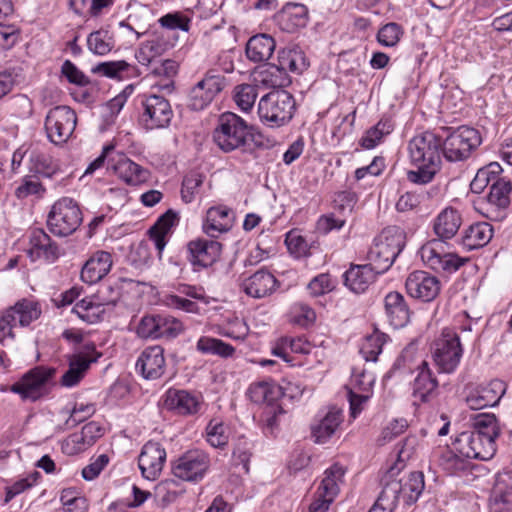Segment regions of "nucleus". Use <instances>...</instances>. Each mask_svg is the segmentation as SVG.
Returning a JSON list of instances; mask_svg holds the SVG:
<instances>
[{
    "instance_id": "obj_1",
    "label": "nucleus",
    "mask_w": 512,
    "mask_h": 512,
    "mask_svg": "<svg viewBox=\"0 0 512 512\" xmlns=\"http://www.w3.org/2000/svg\"><path fill=\"white\" fill-rule=\"evenodd\" d=\"M461 223L460 213L452 207H447L438 214L433 223V230L438 239L427 242L420 249L421 259L427 267L436 272L451 274L464 265L466 258L445 252L443 249V242L456 235Z\"/></svg>"
},
{
    "instance_id": "obj_2",
    "label": "nucleus",
    "mask_w": 512,
    "mask_h": 512,
    "mask_svg": "<svg viewBox=\"0 0 512 512\" xmlns=\"http://www.w3.org/2000/svg\"><path fill=\"white\" fill-rule=\"evenodd\" d=\"M408 153L411 164L417 169L409 170L407 179L419 185L430 183L441 169V137L430 131L415 135L408 143Z\"/></svg>"
},
{
    "instance_id": "obj_3",
    "label": "nucleus",
    "mask_w": 512,
    "mask_h": 512,
    "mask_svg": "<svg viewBox=\"0 0 512 512\" xmlns=\"http://www.w3.org/2000/svg\"><path fill=\"white\" fill-rule=\"evenodd\" d=\"M403 469L400 466H391L382 476L381 485L383 499L389 500L390 505L414 504L421 496L424 488V474L420 471L411 472L407 477H399Z\"/></svg>"
},
{
    "instance_id": "obj_4",
    "label": "nucleus",
    "mask_w": 512,
    "mask_h": 512,
    "mask_svg": "<svg viewBox=\"0 0 512 512\" xmlns=\"http://www.w3.org/2000/svg\"><path fill=\"white\" fill-rule=\"evenodd\" d=\"M405 246V234L397 226H390L374 239L367 253V260L378 274L385 273Z\"/></svg>"
},
{
    "instance_id": "obj_5",
    "label": "nucleus",
    "mask_w": 512,
    "mask_h": 512,
    "mask_svg": "<svg viewBox=\"0 0 512 512\" xmlns=\"http://www.w3.org/2000/svg\"><path fill=\"white\" fill-rule=\"evenodd\" d=\"M252 127L233 112L222 113L213 131V140L216 145L225 153L237 149H243L248 141L252 139Z\"/></svg>"
},
{
    "instance_id": "obj_6",
    "label": "nucleus",
    "mask_w": 512,
    "mask_h": 512,
    "mask_svg": "<svg viewBox=\"0 0 512 512\" xmlns=\"http://www.w3.org/2000/svg\"><path fill=\"white\" fill-rule=\"evenodd\" d=\"M296 111V102L286 90H274L264 95L258 103L261 122L271 128L288 124Z\"/></svg>"
},
{
    "instance_id": "obj_7",
    "label": "nucleus",
    "mask_w": 512,
    "mask_h": 512,
    "mask_svg": "<svg viewBox=\"0 0 512 512\" xmlns=\"http://www.w3.org/2000/svg\"><path fill=\"white\" fill-rule=\"evenodd\" d=\"M55 374L53 367L36 366L13 383L10 391L18 394L23 401L36 402L50 393Z\"/></svg>"
},
{
    "instance_id": "obj_8",
    "label": "nucleus",
    "mask_w": 512,
    "mask_h": 512,
    "mask_svg": "<svg viewBox=\"0 0 512 512\" xmlns=\"http://www.w3.org/2000/svg\"><path fill=\"white\" fill-rule=\"evenodd\" d=\"M82 212L72 198L57 200L47 217L49 231L55 236L66 237L73 234L82 223Z\"/></svg>"
},
{
    "instance_id": "obj_9",
    "label": "nucleus",
    "mask_w": 512,
    "mask_h": 512,
    "mask_svg": "<svg viewBox=\"0 0 512 512\" xmlns=\"http://www.w3.org/2000/svg\"><path fill=\"white\" fill-rule=\"evenodd\" d=\"M481 142L482 138L477 129L465 125L460 126L452 130L445 140H442L443 155L449 162L464 161L480 146Z\"/></svg>"
},
{
    "instance_id": "obj_10",
    "label": "nucleus",
    "mask_w": 512,
    "mask_h": 512,
    "mask_svg": "<svg viewBox=\"0 0 512 512\" xmlns=\"http://www.w3.org/2000/svg\"><path fill=\"white\" fill-rule=\"evenodd\" d=\"M120 298V292L111 285H103L92 297L78 301L72 311L83 321L93 324L100 321L106 307H113Z\"/></svg>"
},
{
    "instance_id": "obj_11",
    "label": "nucleus",
    "mask_w": 512,
    "mask_h": 512,
    "mask_svg": "<svg viewBox=\"0 0 512 512\" xmlns=\"http://www.w3.org/2000/svg\"><path fill=\"white\" fill-rule=\"evenodd\" d=\"M463 355L459 335L451 328H444L441 336L435 341L433 360L439 372L453 373Z\"/></svg>"
},
{
    "instance_id": "obj_12",
    "label": "nucleus",
    "mask_w": 512,
    "mask_h": 512,
    "mask_svg": "<svg viewBox=\"0 0 512 512\" xmlns=\"http://www.w3.org/2000/svg\"><path fill=\"white\" fill-rule=\"evenodd\" d=\"M142 112L139 123L146 130L167 128L174 116L168 99L161 95H144L141 100Z\"/></svg>"
},
{
    "instance_id": "obj_13",
    "label": "nucleus",
    "mask_w": 512,
    "mask_h": 512,
    "mask_svg": "<svg viewBox=\"0 0 512 512\" xmlns=\"http://www.w3.org/2000/svg\"><path fill=\"white\" fill-rule=\"evenodd\" d=\"M77 124V115L69 106L51 108L45 118L44 128L50 142L60 145L67 142Z\"/></svg>"
},
{
    "instance_id": "obj_14",
    "label": "nucleus",
    "mask_w": 512,
    "mask_h": 512,
    "mask_svg": "<svg viewBox=\"0 0 512 512\" xmlns=\"http://www.w3.org/2000/svg\"><path fill=\"white\" fill-rule=\"evenodd\" d=\"M210 466V458L202 450L194 449L185 452L172 464V473L175 477L189 482L203 479Z\"/></svg>"
},
{
    "instance_id": "obj_15",
    "label": "nucleus",
    "mask_w": 512,
    "mask_h": 512,
    "mask_svg": "<svg viewBox=\"0 0 512 512\" xmlns=\"http://www.w3.org/2000/svg\"><path fill=\"white\" fill-rule=\"evenodd\" d=\"M225 87V77L214 70L206 72L202 80L190 90L189 107L200 111L207 107Z\"/></svg>"
},
{
    "instance_id": "obj_16",
    "label": "nucleus",
    "mask_w": 512,
    "mask_h": 512,
    "mask_svg": "<svg viewBox=\"0 0 512 512\" xmlns=\"http://www.w3.org/2000/svg\"><path fill=\"white\" fill-rule=\"evenodd\" d=\"M506 389V383L499 379L470 387L466 395V403L472 410L494 407L499 404L506 393Z\"/></svg>"
},
{
    "instance_id": "obj_17",
    "label": "nucleus",
    "mask_w": 512,
    "mask_h": 512,
    "mask_svg": "<svg viewBox=\"0 0 512 512\" xmlns=\"http://www.w3.org/2000/svg\"><path fill=\"white\" fill-rule=\"evenodd\" d=\"M101 353L96 351L93 342L85 343L81 350L69 357V368L61 377V385L73 387L84 377L91 363L96 362Z\"/></svg>"
},
{
    "instance_id": "obj_18",
    "label": "nucleus",
    "mask_w": 512,
    "mask_h": 512,
    "mask_svg": "<svg viewBox=\"0 0 512 512\" xmlns=\"http://www.w3.org/2000/svg\"><path fill=\"white\" fill-rule=\"evenodd\" d=\"M405 288L412 298L422 302H431L440 293L441 284L436 276L426 271L416 270L408 275Z\"/></svg>"
},
{
    "instance_id": "obj_19",
    "label": "nucleus",
    "mask_w": 512,
    "mask_h": 512,
    "mask_svg": "<svg viewBox=\"0 0 512 512\" xmlns=\"http://www.w3.org/2000/svg\"><path fill=\"white\" fill-rule=\"evenodd\" d=\"M166 451L159 442L148 441L138 457V466L147 480H156L164 467Z\"/></svg>"
},
{
    "instance_id": "obj_20",
    "label": "nucleus",
    "mask_w": 512,
    "mask_h": 512,
    "mask_svg": "<svg viewBox=\"0 0 512 512\" xmlns=\"http://www.w3.org/2000/svg\"><path fill=\"white\" fill-rule=\"evenodd\" d=\"M109 167L126 184L137 186L146 182L149 171L129 159L121 152L112 153L109 159Z\"/></svg>"
},
{
    "instance_id": "obj_21",
    "label": "nucleus",
    "mask_w": 512,
    "mask_h": 512,
    "mask_svg": "<svg viewBox=\"0 0 512 512\" xmlns=\"http://www.w3.org/2000/svg\"><path fill=\"white\" fill-rule=\"evenodd\" d=\"M191 264L200 268L212 266L222 252V244L216 240L198 238L187 244Z\"/></svg>"
},
{
    "instance_id": "obj_22",
    "label": "nucleus",
    "mask_w": 512,
    "mask_h": 512,
    "mask_svg": "<svg viewBox=\"0 0 512 512\" xmlns=\"http://www.w3.org/2000/svg\"><path fill=\"white\" fill-rule=\"evenodd\" d=\"M462 448L456 438L452 446L442 450L438 456L439 466L449 475H461L473 468L469 455Z\"/></svg>"
},
{
    "instance_id": "obj_23",
    "label": "nucleus",
    "mask_w": 512,
    "mask_h": 512,
    "mask_svg": "<svg viewBox=\"0 0 512 512\" xmlns=\"http://www.w3.org/2000/svg\"><path fill=\"white\" fill-rule=\"evenodd\" d=\"M457 438L463 447L462 449L469 455L470 461L472 459L487 461L496 453V442L480 436L479 433L465 431Z\"/></svg>"
},
{
    "instance_id": "obj_24",
    "label": "nucleus",
    "mask_w": 512,
    "mask_h": 512,
    "mask_svg": "<svg viewBox=\"0 0 512 512\" xmlns=\"http://www.w3.org/2000/svg\"><path fill=\"white\" fill-rule=\"evenodd\" d=\"M164 350L160 346L145 348L136 362V369L147 380L160 378L165 372Z\"/></svg>"
},
{
    "instance_id": "obj_25",
    "label": "nucleus",
    "mask_w": 512,
    "mask_h": 512,
    "mask_svg": "<svg viewBox=\"0 0 512 512\" xmlns=\"http://www.w3.org/2000/svg\"><path fill=\"white\" fill-rule=\"evenodd\" d=\"M30 246L28 254L33 261L44 259L48 263H54L59 258L58 245L43 229H34L31 232Z\"/></svg>"
},
{
    "instance_id": "obj_26",
    "label": "nucleus",
    "mask_w": 512,
    "mask_h": 512,
    "mask_svg": "<svg viewBox=\"0 0 512 512\" xmlns=\"http://www.w3.org/2000/svg\"><path fill=\"white\" fill-rule=\"evenodd\" d=\"M416 370L417 375L412 383V394L422 403L429 402L437 396L438 380L426 361H423Z\"/></svg>"
},
{
    "instance_id": "obj_27",
    "label": "nucleus",
    "mask_w": 512,
    "mask_h": 512,
    "mask_svg": "<svg viewBox=\"0 0 512 512\" xmlns=\"http://www.w3.org/2000/svg\"><path fill=\"white\" fill-rule=\"evenodd\" d=\"M386 317L395 329L405 327L411 318V310L404 296L397 292H389L384 298Z\"/></svg>"
},
{
    "instance_id": "obj_28",
    "label": "nucleus",
    "mask_w": 512,
    "mask_h": 512,
    "mask_svg": "<svg viewBox=\"0 0 512 512\" xmlns=\"http://www.w3.org/2000/svg\"><path fill=\"white\" fill-rule=\"evenodd\" d=\"M112 264V255L109 252L103 250L96 251L82 267V281L88 284L100 281L110 272Z\"/></svg>"
},
{
    "instance_id": "obj_29",
    "label": "nucleus",
    "mask_w": 512,
    "mask_h": 512,
    "mask_svg": "<svg viewBox=\"0 0 512 512\" xmlns=\"http://www.w3.org/2000/svg\"><path fill=\"white\" fill-rule=\"evenodd\" d=\"M233 222L234 213L231 208L225 205L213 206L206 212L203 231L211 237H216L220 233L229 231Z\"/></svg>"
},
{
    "instance_id": "obj_30",
    "label": "nucleus",
    "mask_w": 512,
    "mask_h": 512,
    "mask_svg": "<svg viewBox=\"0 0 512 512\" xmlns=\"http://www.w3.org/2000/svg\"><path fill=\"white\" fill-rule=\"evenodd\" d=\"M308 10L300 3L286 4L276 15L275 21L282 31L293 33L306 26Z\"/></svg>"
},
{
    "instance_id": "obj_31",
    "label": "nucleus",
    "mask_w": 512,
    "mask_h": 512,
    "mask_svg": "<svg viewBox=\"0 0 512 512\" xmlns=\"http://www.w3.org/2000/svg\"><path fill=\"white\" fill-rule=\"evenodd\" d=\"M163 406L179 415H192L199 411L201 403L191 393L171 388L165 393Z\"/></svg>"
},
{
    "instance_id": "obj_32",
    "label": "nucleus",
    "mask_w": 512,
    "mask_h": 512,
    "mask_svg": "<svg viewBox=\"0 0 512 512\" xmlns=\"http://www.w3.org/2000/svg\"><path fill=\"white\" fill-rule=\"evenodd\" d=\"M318 417L317 423L312 425V435L316 443L323 444L335 434L343 422V411L332 406L323 415Z\"/></svg>"
},
{
    "instance_id": "obj_33",
    "label": "nucleus",
    "mask_w": 512,
    "mask_h": 512,
    "mask_svg": "<svg viewBox=\"0 0 512 512\" xmlns=\"http://www.w3.org/2000/svg\"><path fill=\"white\" fill-rule=\"evenodd\" d=\"M292 390V384L283 388L272 380L260 381L250 385L248 393L251 401L254 403H266V407L277 405L276 402L287 395V391Z\"/></svg>"
},
{
    "instance_id": "obj_34",
    "label": "nucleus",
    "mask_w": 512,
    "mask_h": 512,
    "mask_svg": "<svg viewBox=\"0 0 512 512\" xmlns=\"http://www.w3.org/2000/svg\"><path fill=\"white\" fill-rule=\"evenodd\" d=\"M379 275L369 262L363 265H351L343 274L345 286L356 294L363 293Z\"/></svg>"
},
{
    "instance_id": "obj_35",
    "label": "nucleus",
    "mask_w": 512,
    "mask_h": 512,
    "mask_svg": "<svg viewBox=\"0 0 512 512\" xmlns=\"http://www.w3.org/2000/svg\"><path fill=\"white\" fill-rule=\"evenodd\" d=\"M278 284L270 272L260 269L242 283L244 292L253 298H263L273 293Z\"/></svg>"
},
{
    "instance_id": "obj_36",
    "label": "nucleus",
    "mask_w": 512,
    "mask_h": 512,
    "mask_svg": "<svg viewBox=\"0 0 512 512\" xmlns=\"http://www.w3.org/2000/svg\"><path fill=\"white\" fill-rule=\"evenodd\" d=\"M103 435V428L95 421H91L82 427L80 433L69 436L67 446L72 445L70 453H80L87 450Z\"/></svg>"
},
{
    "instance_id": "obj_37",
    "label": "nucleus",
    "mask_w": 512,
    "mask_h": 512,
    "mask_svg": "<svg viewBox=\"0 0 512 512\" xmlns=\"http://www.w3.org/2000/svg\"><path fill=\"white\" fill-rule=\"evenodd\" d=\"M278 63L275 64L286 73L302 74L309 67L305 53L298 47H286L278 52Z\"/></svg>"
},
{
    "instance_id": "obj_38",
    "label": "nucleus",
    "mask_w": 512,
    "mask_h": 512,
    "mask_svg": "<svg viewBox=\"0 0 512 512\" xmlns=\"http://www.w3.org/2000/svg\"><path fill=\"white\" fill-rule=\"evenodd\" d=\"M276 48L275 40L268 34L252 36L246 44V56L249 60L258 63L267 61Z\"/></svg>"
},
{
    "instance_id": "obj_39",
    "label": "nucleus",
    "mask_w": 512,
    "mask_h": 512,
    "mask_svg": "<svg viewBox=\"0 0 512 512\" xmlns=\"http://www.w3.org/2000/svg\"><path fill=\"white\" fill-rule=\"evenodd\" d=\"M493 232L492 225L487 222L472 224L465 230L461 243L469 251L482 248L491 241Z\"/></svg>"
},
{
    "instance_id": "obj_40",
    "label": "nucleus",
    "mask_w": 512,
    "mask_h": 512,
    "mask_svg": "<svg viewBox=\"0 0 512 512\" xmlns=\"http://www.w3.org/2000/svg\"><path fill=\"white\" fill-rule=\"evenodd\" d=\"M6 312L10 314V318L15 325L18 319L21 326H28L41 315L39 304L27 299L18 301L14 306L7 309Z\"/></svg>"
},
{
    "instance_id": "obj_41",
    "label": "nucleus",
    "mask_w": 512,
    "mask_h": 512,
    "mask_svg": "<svg viewBox=\"0 0 512 512\" xmlns=\"http://www.w3.org/2000/svg\"><path fill=\"white\" fill-rule=\"evenodd\" d=\"M394 129V124L391 119H381L376 125L369 128L360 139V146L365 149L375 148L382 139L389 135Z\"/></svg>"
},
{
    "instance_id": "obj_42",
    "label": "nucleus",
    "mask_w": 512,
    "mask_h": 512,
    "mask_svg": "<svg viewBox=\"0 0 512 512\" xmlns=\"http://www.w3.org/2000/svg\"><path fill=\"white\" fill-rule=\"evenodd\" d=\"M474 430L472 433H479L490 440L496 442L500 435V426L496 416L493 413H480L473 418Z\"/></svg>"
},
{
    "instance_id": "obj_43",
    "label": "nucleus",
    "mask_w": 512,
    "mask_h": 512,
    "mask_svg": "<svg viewBox=\"0 0 512 512\" xmlns=\"http://www.w3.org/2000/svg\"><path fill=\"white\" fill-rule=\"evenodd\" d=\"M344 474L343 466L338 463L333 464L325 470L324 477L317 490L336 498L340 490L339 483L342 482Z\"/></svg>"
},
{
    "instance_id": "obj_44",
    "label": "nucleus",
    "mask_w": 512,
    "mask_h": 512,
    "mask_svg": "<svg viewBox=\"0 0 512 512\" xmlns=\"http://www.w3.org/2000/svg\"><path fill=\"white\" fill-rule=\"evenodd\" d=\"M512 185L509 180L505 178L496 179L490 187V192L487 196L488 202L500 209H506L510 205V193Z\"/></svg>"
},
{
    "instance_id": "obj_45",
    "label": "nucleus",
    "mask_w": 512,
    "mask_h": 512,
    "mask_svg": "<svg viewBox=\"0 0 512 512\" xmlns=\"http://www.w3.org/2000/svg\"><path fill=\"white\" fill-rule=\"evenodd\" d=\"M87 46L93 54L103 56L113 49L114 39L108 30L100 29L88 35Z\"/></svg>"
},
{
    "instance_id": "obj_46",
    "label": "nucleus",
    "mask_w": 512,
    "mask_h": 512,
    "mask_svg": "<svg viewBox=\"0 0 512 512\" xmlns=\"http://www.w3.org/2000/svg\"><path fill=\"white\" fill-rule=\"evenodd\" d=\"M387 341V335L375 329L372 334L365 338L361 347V353L366 361L375 362L382 352L383 345Z\"/></svg>"
},
{
    "instance_id": "obj_47",
    "label": "nucleus",
    "mask_w": 512,
    "mask_h": 512,
    "mask_svg": "<svg viewBox=\"0 0 512 512\" xmlns=\"http://www.w3.org/2000/svg\"><path fill=\"white\" fill-rule=\"evenodd\" d=\"M197 349L204 354H215L222 357L231 356L235 349L228 343L216 338L203 336L197 341Z\"/></svg>"
},
{
    "instance_id": "obj_48",
    "label": "nucleus",
    "mask_w": 512,
    "mask_h": 512,
    "mask_svg": "<svg viewBox=\"0 0 512 512\" xmlns=\"http://www.w3.org/2000/svg\"><path fill=\"white\" fill-rule=\"evenodd\" d=\"M258 96L257 86L251 84H241L234 89V101L236 105L244 112L251 110Z\"/></svg>"
},
{
    "instance_id": "obj_49",
    "label": "nucleus",
    "mask_w": 512,
    "mask_h": 512,
    "mask_svg": "<svg viewBox=\"0 0 512 512\" xmlns=\"http://www.w3.org/2000/svg\"><path fill=\"white\" fill-rule=\"evenodd\" d=\"M130 68L131 65L124 60L107 61L92 67L91 72L111 79H122L123 73L127 72Z\"/></svg>"
},
{
    "instance_id": "obj_50",
    "label": "nucleus",
    "mask_w": 512,
    "mask_h": 512,
    "mask_svg": "<svg viewBox=\"0 0 512 512\" xmlns=\"http://www.w3.org/2000/svg\"><path fill=\"white\" fill-rule=\"evenodd\" d=\"M404 34L402 26L396 22L383 25L377 33V41L384 47L396 46Z\"/></svg>"
},
{
    "instance_id": "obj_51",
    "label": "nucleus",
    "mask_w": 512,
    "mask_h": 512,
    "mask_svg": "<svg viewBox=\"0 0 512 512\" xmlns=\"http://www.w3.org/2000/svg\"><path fill=\"white\" fill-rule=\"evenodd\" d=\"M205 176L199 172L192 171L188 173L181 187V198L185 203H191L195 196L199 193V189L203 184Z\"/></svg>"
},
{
    "instance_id": "obj_52",
    "label": "nucleus",
    "mask_w": 512,
    "mask_h": 512,
    "mask_svg": "<svg viewBox=\"0 0 512 512\" xmlns=\"http://www.w3.org/2000/svg\"><path fill=\"white\" fill-rule=\"evenodd\" d=\"M261 82L273 88L286 87L291 83V78L288 73L281 70L275 64L269 65L264 71L261 72Z\"/></svg>"
},
{
    "instance_id": "obj_53",
    "label": "nucleus",
    "mask_w": 512,
    "mask_h": 512,
    "mask_svg": "<svg viewBox=\"0 0 512 512\" xmlns=\"http://www.w3.org/2000/svg\"><path fill=\"white\" fill-rule=\"evenodd\" d=\"M207 441L213 447H223L228 443L227 428L222 422L211 420L206 427Z\"/></svg>"
},
{
    "instance_id": "obj_54",
    "label": "nucleus",
    "mask_w": 512,
    "mask_h": 512,
    "mask_svg": "<svg viewBox=\"0 0 512 512\" xmlns=\"http://www.w3.org/2000/svg\"><path fill=\"white\" fill-rule=\"evenodd\" d=\"M159 338L173 339L183 331V324L175 317L158 314Z\"/></svg>"
},
{
    "instance_id": "obj_55",
    "label": "nucleus",
    "mask_w": 512,
    "mask_h": 512,
    "mask_svg": "<svg viewBox=\"0 0 512 512\" xmlns=\"http://www.w3.org/2000/svg\"><path fill=\"white\" fill-rule=\"evenodd\" d=\"M418 447L419 440L416 436L406 437L398 449L397 460L392 466H400L401 469H404L406 462L416 455Z\"/></svg>"
},
{
    "instance_id": "obj_56",
    "label": "nucleus",
    "mask_w": 512,
    "mask_h": 512,
    "mask_svg": "<svg viewBox=\"0 0 512 512\" xmlns=\"http://www.w3.org/2000/svg\"><path fill=\"white\" fill-rule=\"evenodd\" d=\"M137 334L141 338H159V321L158 314L157 315H147L144 316L138 326H137Z\"/></svg>"
},
{
    "instance_id": "obj_57",
    "label": "nucleus",
    "mask_w": 512,
    "mask_h": 512,
    "mask_svg": "<svg viewBox=\"0 0 512 512\" xmlns=\"http://www.w3.org/2000/svg\"><path fill=\"white\" fill-rule=\"evenodd\" d=\"M334 284L328 273L315 276L308 284L307 289L312 296H320L332 291Z\"/></svg>"
},
{
    "instance_id": "obj_58",
    "label": "nucleus",
    "mask_w": 512,
    "mask_h": 512,
    "mask_svg": "<svg viewBox=\"0 0 512 512\" xmlns=\"http://www.w3.org/2000/svg\"><path fill=\"white\" fill-rule=\"evenodd\" d=\"M61 71L67 80L72 84L78 86H87L90 84L89 78L70 60H66L62 64Z\"/></svg>"
},
{
    "instance_id": "obj_59",
    "label": "nucleus",
    "mask_w": 512,
    "mask_h": 512,
    "mask_svg": "<svg viewBox=\"0 0 512 512\" xmlns=\"http://www.w3.org/2000/svg\"><path fill=\"white\" fill-rule=\"evenodd\" d=\"M96 409L93 404H80L75 405L72 409L69 418L66 420V425L69 428H73L91 417L95 413Z\"/></svg>"
},
{
    "instance_id": "obj_60",
    "label": "nucleus",
    "mask_w": 512,
    "mask_h": 512,
    "mask_svg": "<svg viewBox=\"0 0 512 512\" xmlns=\"http://www.w3.org/2000/svg\"><path fill=\"white\" fill-rule=\"evenodd\" d=\"M158 22L163 28L170 30H182L187 32L190 28V20L180 13H168L162 16Z\"/></svg>"
},
{
    "instance_id": "obj_61",
    "label": "nucleus",
    "mask_w": 512,
    "mask_h": 512,
    "mask_svg": "<svg viewBox=\"0 0 512 512\" xmlns=\"http://www.w3.org/2000/svg\"><path fill=\"white\" fill-rule=\"evenodd\" d=\"M408 427L407 420L395 419L383 428L378 442L383 445L392 441L395 437L402 434Z\"/></svg>"
},
{
    "instance_id": "obj_62",
    "label": "nucleus",
    "mask_w": 512,
    "mask_h": 512,
    "mask_svg": "<svg viewBox=\"0 0 512 512\" xmlns=\"http://www.w3.org/2000/svg\"><path fill=\"white\" fill-rule=\"evenodd\" d=\"M42 184L31 176H25L22 183L15 189V196L22 200L30 195H36L44 191Z\"/></svg>"
},
{
    "instance_id": "obj_63",
    "label": "nucleus",
    "mask_w": 512,
    "mask_h": 512,
    "mask_svg": "<svg viewBox=\"0 0 512 512\" xmlns=\"http://www.w3.org/2000/svg\"><path fill=\"white\" fill-rule=\"evenodd\" d=\"M178 222V213L172 209H168L163 215H161L157 219L155 224L150 229L168 234L170 232V229L176 226Z\"/></svg>"
},
{
    "instance_id": "obj_64",
    "label": "nucleus",
    "mask_w": 512,
    "mask_h": 512,
    "mask_svg": "<svg viewBox=\"0 0 512 512\" xmlns=\"http://www.w3.org/2000/svg\"><path fill=\"white\" fill-rule=\"evenodd\" d=\"M31 162L33 163V169L38 174L49 177L55 172V167L52 164L51 158L45 154H32Z\"/></svg>"
}]
</instances>
